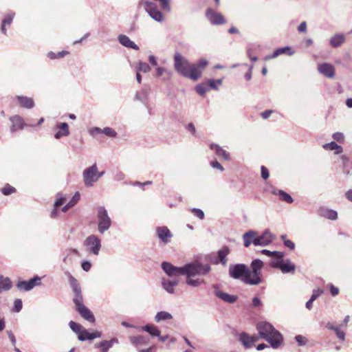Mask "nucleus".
Wrapping results in <instances>:
<instances>
[{
  "mask_svg": "<svg viewBox=\"0 0 352 352\" xmlns=\"http://www.w3.org/2000/svg\"><path fill=\"white\" fill-rule=\"evenodd\" d=\"M162 267L166 274L169 276H177L179 275L186 276V283L189 285L197 287L204 283L200 278H194L196 276L206 275L210 270L209 265H204L198 263L186 264L183 267H177L170 263L164 262Z\"/></svg>",
  "mask_w": 352,
  "mask_h": 352,
  "instance_id": "nucleus-1",
  "label": "nucleus"
},
{
  "mask_svg": "<svg viewBox=\"0 0 352 352\" xmlns=\"http://www.w3.org/2000/svg\"><path fill=\"white\" fill-rule=\"evenodd\" d=\"M263 267V261L255 259L251 263V270L245 264L230 265L229 274L233 278L241 279L245 284L256 285L262 283L261 270Z\"/></svg>",
  "mask_w": 352,
  "mask_h": 352,
  "instance_id": "nucleus-2",
  "label": "nucleus"
},
{
  "mask_svg": "<svg viewBox=\"0 0 352 352\" xmlns=\"http://www.w3.org/2000/svg\"><path fill=\"white\" fill-rule=\"evenodd\" d=\"M208 65L205 59H200L197 63H190L182 55L176 52L174 55L175 69L182 76L196 81L202 76L203 70Z\"/></svg>",
  "mask_w": 352,
  "mask_h": 352,
  "instance_id": "nucleus-3",
  "label": "nucleus"
},
{
  "mask_svg": "<svg viewBox=\"0 0 352 352\" xmlns=\"http://www.w3.org/2000/svg\"><path fill=\"white\" fill-rule=\"evenodd\" d=\"M68 279L74 292L73 302L75 304L76 310L85 320L94 323L95 322L94 316L93 313L83 304L81 287L78 280L71 274H69Z\"/></svg>",
  "mask_w": 352,
  "mask_h": 352,
  "instance_id": "nucleus-4",
  "label": "nucleus"
},
{
  "mask_svg": "<svg viewBox=\"0 0 352 352\" xmlns=\"http://www.w3.org/2000/svg\"><path fill=\"white\" fill-rule=\"evenodd\" d=\"M256 328L260 338L268 342L274 349H276L282 344V335L270 323L259 322L256 324Z\"/></svg>",
  "mask_w": 352,
  "mask_h": 352,
  "instance_id": "nucleus-5",
  "label": "nucleus"
},
{
  "mask_svg": "<svg viewBox=\"0 0 352 352\" xmlns=\"http://www.w3.org/2000/svg\"><path fill=\"white\" fill-rule=\"evenodd\" d=\"M96 217L98 222V231L100 233H103L110 228L111 225V218L109 217L107 210L104 206L96 208Z\"/></svg>",
  "mask_w": 352,
  "mask_h": 352,
  "instance_id": "nucleus-6",
  "label": "nucleus"
},
{
  "mask_svg": "<svg viewBox=\"0 0 352 352\" xmlns=\"http://www.w3.org/2000/svg\"><path fill=\"white\" fill-rule=\"evenodd\" d=\"M103 174L98 173L96 164L86 168L83 172L84 182L87 186H91Z\"/></svg>",
  "mask_w": 352,
  "mask_h": 352,
  "instance_id": "nucleus-7",
  "label": "nucleus"
},
{
  "mask_svg": "<svg viewBox=\"0 0 352 352\" xmlns=\"http://www.w3.org/2000/svg\"><path fill=\"white\" fill-rule=\"evenodd\" d=\"M145 10L148 13L150 16L154 20L161 22L164 20V15L161 12L157 6L152 2H145Z\"/></svg>",
  "mask_w": 352,
  "mask_h": 352,
  "instance_id": "nucleus-8",
  "label": "nucleus"
},
{
  "mask_svg": "<svg viewBox=\"0 0 352 352\" xmlns=\"http://www.w3.org/2000/svg\"><path fill=\"white\" fill-rule=\"evenodd\" d=\"M85 245L89 248L90 251L95 255H98L101 247L100 239L96 235L89 236L85 241Z\"/></svg>",
  "mask_w": 352,
  "mask_h": 352,
  "instance_id": "nucleus-9",
  "label": "nucleus"
},
{
  "mask_svg": "<svg viewBox=\"0 0 352 352\" xmlns=\"http://www.w3.org/2000/svg\"><path fill=\"white\" fill-rule=\"evenodd\" d=\"M206 16L213 25H222L226 23V20L221 13L215 12L210 8L206 10Z\"/></svg>",
  "mask_w": 352,
  "mask_h": 352,
  "instance_id": "nucleus-10",
  "label": "nucleus"
},
{
  "mask_svg": "<svg viewBox=\"0 0 352 352\" xmlns=\"http://www.w3.org/2000/svg\"><path fill=\"white\" fill-rule=\"evenodd\" d=\"M41 283V278L38 276H35L34 278H31L28 281H19L16 284V287L19 290L29 291L32 289L34 287L39 285Z\"/></svg>",
  "mask_w": 352,
  "mask_h": 352,
  "instance_id": "nucleus-11",
  "label": "nucleus"
},
{
  "mask_svg": "<svg viewBox=\"0 0 352 352\" xmlns=\"http://www.w3.org/2000/svg\"><path fill=\"white\" fill-rule=\"evenodd\" d=\"M156 233L158 238L164 244L170 242L173 236V234L166 226H158L156 228Z\"/></svg>",
  "mask_w": 352,
  "mask_h": 352,
  "instance_id": "nucleus-12",
  "label": "nucleus"
},
{
  "mask_svg": "<svg viewBox=\"0 0 352 352\" xmlns=\"http://www.w3.org/2000/svg\"><path fill=\"white\" fill-rule=\"evenodd\" d=\"M271 265L273 267L279 268L283 273H289L295 270V265L289 261H287L285 263L283 261H278L272 263Z\"/></svg>",
  "mask_w": 352,
  "mask_h": 352,
  "instance_id": "nucleus-13",
  "label": "nucleus"
},
{
  "mask_svg": "<svg viewBox=\"0 0 352 352\" xmlns=\"http://www.w3.org/2000/svg\"><path fill=\"white\" fill-rule=\"evenodd\" d=\"M273 240V236L269 231H265L260 236H256L253 241V244L255 245H267L270 244Z\"/></svg>",
  "mask_w": 352,
  "mask_h": 352,
  "instance_id": "nucleus-14",
  "label": "nucleus"
},
{
  "mask_svg": "<svg viewBox=\"0 0 352 352\" xmlns=\"http://www.w3.org/2000/svg\"><path fill=\"white\" fill-rule=\"evenodd\" d=\"M318 70L327 78H333L335 76V67L329 63H322L318 66Z\"/></svg>",
  "mask_w": 352,
  "mask_h": 352,
  "instance_id": "nucleus-15",
  "label": "nucleus"
},
{
  "mask_svg": "<svg viewBox=\"0 0 352 352\" xmlns=\"http://www.w3.org/2000/svg\"><path fill=\"white\" fill-rule=\"evenodd\" d=\"M10 122H12V125L10 126L12 132H15L18 130L22 129L25 126L23 118L19 116H14L10 118Z\"/></svg>",
  "mask_w": 352,
  "mask_h": 352,
  "instance_id": "nucleus-16",
  "label": "nucleus"
},
{
  "mask_svg": "<svg viewBox=\"0 0 352 352\" xmlns=\"http://www.w3.org/2000/svg\"><path fill=\"white\" fill-rule=\"evenodd\" d=\"M16 100L19 104L25 109H32L34 107L33 98L27 96H18Z\"/></svg>",
  "mask_w": 352,
  "mask_h": 352,
  "instance_id": "nucleus-17",
  "label": "nucleus"
},
{
  "mask_svg": "<svg viewBox=\"0 0 352 352\" xmlns=\"http://www.w3.org/2000/svg\"><path fill=\"white\" fill-rule=\"evenodd\" d=\"M100 332L96 331L94 333H89L87 329L84 328L80 333H79L78 336V338L80 340L84 341L86 340H93L96 338H100Z\"/></svg>",
  "mask_w": 352,
  "mask_h": 352,
  "instance_id": "nucleus-18",
  "label": "nucleus"
},
{
  "mask_svg": "<svg viewBox=\"0 0 352 352\" xmlns=\"http://www.w3.org/2000/svg\"><path fill=\"white\" fill-rule=\"evenodd\" d=\"M179 280L177 278L173 280L164 278L162 282L163 288L170 294L174 293V287L178 285Z\"/></svg>",
  "mask_w": 352,
  "mask_h": 352,
  "instance_id": "nucleus-19",
  "label": "nucleus"
},
{
  "mask_svg": "<svg viewBox=\"0 0 352 352\" xmlns=\"http://www.w3.org/2000/svg\"><path fill=\"white\" fill-rule=\"evenodd\" d=\"M211 150L214 151L216 155L219 157H222L225 160H230V154L221 146L217 144H212L210 145Z\"/></svg>",
  "mask_w": 352,
  "mask_h": 352,
  "instance_id": "nucleus-20",
  "label": "nucleus"
},
{
  "mask_svg": "<svg viewBox=\"0 0 352 352\" xmlns=\"http://www.w3.org/2000/svg\"><path fill=\"white\" fill-rule=\"evenodd\" d=\"M119 42L124 46L135 50H139V47L126 35H120Z\"/></svg>",
  "mask_w": 352,
  "mask_h": 352,
  "instance_id": "nucleus-21",
  "label": "nucleus"
},
{
  "mask_svg": "<svg viewBox=\"0 0 352 352\" xmlns=\"http://www.w3.org/2000/svg\"><path fill=\"white\" fill-rule=\"evenodd\" d=\"M239 340L245 349H250L253 346L252 336L245 332H243L239 335Z\"/></svg>",
  "mask_w": 352,
  "mask_h": 352,
  "instance_id": "nucleus-22",
  "label": "nucleus"
},
{
  "mask_svg": "<svg viewBox=\"0 0 352 352\" xmlns=\"http://www.w3.org/2000/svg\"><path fill=\"white\" fill-rule=\"evenodd\" d=\"M56 126L59 129L54 135L56 139H59L63 136H67L69 134V126L66 122L59 123Z\"/></svg>",
  "mask_w": 352,
  "mask_h": 352,
  "instance_id": "nucleus-23",
  "label": "nucleus"
},
{
  "mask_svg": "<svg viewBox=\"0 0 352 352\" xmlns=\"http://www.w3.org/2000/svg\"><path fill=\"white\" fill-rule=\"evenodd\" d=\"M230 253V249L227 246L223 247V248L218 251V261H216V263H221L223 265H225L227 263L226 256Z\"/></svg>",
  "mask_w": 352,
  "mask_h": 352,
  "instance_id": "nucleus-24",
  "label": "nucleus"
},
{
  "mask_svg": "<svg viewBox=\"0 0 352 352\" xmlns=\"http://www.w3.org/2000/svg\"><path fill=\"white\" fill-rule=\"evenodd\" d=\"M244 241V246L248 248L251 243H253L254 239H256V232L254 231H249L243 236Z\"/></svg>",
  "mask_w": 352,
  "mask_h": 352,
  "instance_id": "nucleus-25",
  "label": "nucleus"
},
{
  "mask_svg": "<svg viewBox=\"0 0 352 352\" xmlns=\"http://www.w3.org/2000/svg\"><path fill=\"white\" fill-rule=\"evenodd\" d=\"M273 194L276 195L278 196L279 199L288 204H292L294 200L290 195L285 192L282 190H278L277 191H273Z\"/></svg>",
  "mask_w": 352,
  "mask_h": 352,
  "instance_id": "nucleus-26",
  "label": "nucleus"
},
{
  "mask_svg": "<svg viewBox=\"0 0 352 352\" xmlns=\"http://www.w3.org/2000/svg\"><path fill=\"white\" fill-rule=\"evenodd\" d=\"M345 41V37L343 34H336L331 37L330 40V45L333 47H338L340 46Z\"/></svg>",
  "mask_w": 352,
  "mask_h": 352,
  "instance_id": "nucleus-27",
  "label": "nucleus"
},
{
  "mask_svg": "<svg viewBox=\"0 0 352 352\" xmlns=\"http://www.w3.org/2000/svg\"><path fill=\"white\" fill-rule=\"evenodd\" d=\"M217 296L223 300V301L230 303H233L236 302V300H237V297L236 296L230 295L223 292H217Z\"/></svg>",
  "mask_w": 352,
  "mask_h": 352,
  "instance_id": "nucleus-28",
  "label": "nucleus"
},
{
  "mask_svg": "<svg viewBox=\"0 0 352 352\" xmlns=\"http://www.w3.org/2000/svg\"><path fill=\"white\" fill-rule=\"evenodd\" d=\"M148 338L143 336H131L130 337V341L132 344L138 346L141 344H145L148 343Z\"/></svg>",
  "mask_w": 352,
  "mask_h": 352,
  "instance_id": "nucleus-29",
  "label": "nucleus"
},
{
  "mask_svg": "<svg viewBox=\"0 0 352 352\" xmlns=\"http://www.w3.org/2000/svg\"><path fill=\"white\" fill-rule=\"evenodd\" d=\"M65 201H66V199L65 197L60 196V194L57 195V198H56V200L54 205V209L52 212V214H51L52 217H56V212H57V208L58 207L61 206L65 202Z\"/></svg>",
  "mask_w": 352,
  "mask_h": 352,
  "instance_id": "nucleus-30",
  "label": "nucleus"
},
{
  "mask_svg": "<svg viewBox=\"0 0 352 352\" xmlns=\"http://www.w3.org/2000/svg\"><path fill=\"white\" fill-rule=\"evenodd\" d=\"M321 215L331 220H336L338 218L337 212L331 209L322 210Z\"/></svg>",
  "mask_w": 352,
  "mask_h": 352,
  "instance_id": "nucleus-31",
  "label": "nucleus"
},
{
  "mask_svg": "<svg viewBox=\"0 0 352 352\" xmlns=\"http://www.w3.org/2000/svg\"><path fill=\"white\" fill-rule=\"evenodd\" d=\"M323 147L326 150L335 151L336 154H339L342 152V148L338 144H337L335 142H331L330 143L326 144L324 145Z\"/></svg>",
  "mask_w": 352,
  "mask_h": 352,
  "instance_id": "nucleus-32",
  "label": "nucleus"
},
{
  "mask_svg": "<svg viewBox=\"0 0 352 352\" xmlns=\"http://www.w3.org/2000/svg\"><path fill=\"white\" fill-rule=\"evenodd\" d=\"M113 340H105L96 344V347L100 348L101 352H107L113 345Z\"/></svg>",
  "mask_w": 352,
  "mask_h": 352,
  "instance_id": "nucleus-33",
  "label": "nucleus"
},
{
  "mask_svg": "<svg viewBox=\"0 0 352 352\" xmlns=\"http://www.w3.org/2000/svg\"><path fill=\"white\" fill-rule=\"evenodd\" d=\"M291 49L289 47L278 48V49L276 50L272 55L266 56L263 60L266 61L271 58H274L277 57L278 56L283 54L285 53L287 51H289Z\"/></svg>",
  "mask_w": 352,
  "mask_h": 352,
  "instance_id": "nucleus-34",
  "label": "nucleus"
},
{
  "mask_svg": "<svg viewBox=\"0 0 352 352\" xmlns=\"http://www.w3.org/2000/svg\"><path fill=\"white\" fill-rule=\"evenodd\" d=\"M143 329L152 336H160V331L153 324H147L143 327Z\"/></svg>",
  "mask_w": 352,
  "mask_h": 352,
  "instance_id": "nucleus-35",
  "label": "nucleus"
},
{
  "mask_svg": "<svg viewBox=\"0 0 352 352\" xmlns=\"http://www.w3.org/2000/svg\"><path fill=\"white\" fill-rule=\"evenodd\" d=\"M69 54V52L66 50H63L61 52H59L58 53H54L53 52H50L47 53V57L52 60L56 59V58H62L65 57V56Z\"/></svg>",
  "mask_w": 352,
  "mask_h": 352,
  "instance_id": "nucleus-36",
  "label": "nucleus"
},
{
  "mask_svg": "<svg viewBox=\"0 0 352 352\" xmlns=\"http://www.w3.org/2000/svg\"><path fill=\"white\" fill-rule=\"evenodd\" d=\"M94 131L98 133L102 132L107 136L111 138L116 137V135H117V133L115 131V130L110 127H105L102 131L100 128L96 127L94 129Z\"/></svg>",
  "mask_w": 352,
  "mask_h": 352,
  "instance_id": "nucleus-37",
  "label": "nucleus"
},
{
  "mask_svg": "<svg viewBox=\"0 0 352 352\" xmlns=\"http://www.w3.org/2000/svg\"><path fill=\"white\" fill-rule=\"evenodd\" d=\"M172 318V316L166 311H160L155 316V320L160 322L161 320H170Z\"/></svg>",
  "mask_w": 352,
  "mask_h": 352,
  "instance_id": "nucleus-38",
  "label": "nucleus"
},
{
  "mask_svg": "<svg viewBox=\"0 0 352 352\" xmlns=\"http://www.w3.org/2000/svg\"><path fill=\"white\" fill-rule=\"evenodd\" d=\"M14 18V14H8L6 18L3 20L2 25H1V31L3 34L6 33V26L7 25H10Z\"/></svg>",
  "mask_w": 352,
  "mask_h": 352,
  "instance_id": "nucleus-39",
  "label": "nucleus"
},
{
  "mask_svg": "<svg viewBox=\"0 0 352 352\" xmlns=\"http://www.w3.org/2000/svg\"><path fill=\"white\" fill-rule=\"evenodd\" d=\"M1 279L0 286L1 289L6 291L9 290L12 287V282L10 279L8 278H3L2 277H1Z\"/></svg>",
  "mask_w": 352,
  "mask_h": 352,
  "instance_id": "nucleus-40",
  "label": "nucleus"
},
{
  "mask_svg": "<svg viewBox=\"0 0 352 352\" xmlns=\"http://www.w3.org/2000/svg\"><path fill=\"white\" fill-rule=\"evenodd\" d=\"M196 91L201 96H204L207 91H209V87L206 83L199 84L195 87Z\"/></svg>",
  "mask_w": 352,
  "mask_h": 352,
  "instance_id": "nucleus-41",
  "label": "nucleus"
},
{
  "mask_svg": "<svg viewBox=\"0 0 352 352\" xmlns=\"http://www.w3.org/2000/svg\"><path fill=\"white\" fill-rule=\"evenodd\" d=\"M69 324V327L72 329V331L76 333L78 336L84 329V327L81 324L74 321H70Z\"/></svg>",
  "mask_w": 352,
  "mask_h": 352,
  "instance_id": "nucleus-42",
  "label": "nucleus"
},
{
  "mask_svg": "<svg viewBox=\"0 0 352 352\" xmlns=\"http://www.w3.org/2000/svg\"><path fill=\"white\" fill-rule=\"evenodd\" d=\"M165 75L166 79H169L171 76V74L168 72L166 69L163 67H157L156 69V76L160 77Z\"/></svg>",
  "mask_w": 352,
  "mask_h": 352,
  "instance_id": "nucleus-43",
  "label": "nucleus"
},
{
  "mask_svg": "<svg viewBox=\"0 0 352 352\" xmlns=\"http://www.w3.org/2000/svg\"><path fill=\"white\" fill-rule=\"evenodd\" d=\"M15 192H16V188H14L13 186H10V184L5 185L1 189V192L4 195H9Z\"/></svg>",
  "mask_w": 352,
  "mask_h": 352,
  "instance_id": "nucleus-44",
  "label": "nucleus"
},
{
  "mask_svg": "<svg viewBox=\"0 0 352 352\" xmlns=\"http://www.w3.org/2000/svg\"><path fill=\"white\" fill-rule=\"evenodd\" d=\"M221 82H222L221 79H219L217 80L210 79V80H208L206 83L208 85V87H209V90H210V89H217V84L221 85Z\"/></svg>",
  "mask_w": 352,
  "mask_h": 352,
  "instance_id": "nucleus-45",
  "label": "nucleus"
},
{
  "mask_svg": "<svg viewBox=\"0 0 352 352\" xmlns=\"http://www.w3.org/2000/svg\"><path fill=\"white\" fill-rule=\"evenodd\" d=\"M150 71V67L146 63L140 61L138 67V72L146 73Z\"/></svg>",
  "mask_w": 352,
  "mask_h": 352,
  "instance_id": "nucleus-46",
  "label": "nucleus"
},
{
  "mask_svg": "<svg viewBox=\"0 0 352 352\" xmlns=\"http://www.w3.org/2000/svg\"><path fill=\"white\" fill-rule=\"evenodd\" d=\"M283 240L284 245L287 247L289 250H292L295 248V244L291 240L287 239L285 235L281 236Z\"/></svg>",
  "mask_w": 352,
  "mask_h": 352,
  "instance_id": "nucleus-47",
  "label": "nucleus"
},
{
  "mask_svg": "<svg viewBox=\"0 0 352 352\" xmlns=\"http://www.w3.org/2000/svg\"><path fill=\"white\" fill-rule=\"evenodd\" d=\"M80 193L78 192H76L67 204L72 208L78 203V201L80 199Z\"/></svg>",
  "mask_w": 352,
  "mask_h": 352,
  "instance_id": "nucleus-48",
  "label": "nucleus"
},
{
  "mask_svg": "<svg viewBox=\"0 0 352 352\" xmlns=\"http://www.w3.org/2000/svg\"><path fill=\"white\" fill-rule=\"evenodd\" d=\"M80 193L78 192H76L67 204L72 208L78 203V201L80 199Z\"/></svg>",
  "mask_w": 352,
  "mask_h": 352,
  "instance_id": "nucleus-49",
  "label": "nucleus"
},
{
  "mask_svg": "<svg viewBox=\"0 0 352 352\" xmlns=\"http://www.w3.org/2000/svg\"><path fill=\"white\" fill-rule=\"evenodd\" d=\"M333 138L340 143H343L344 141V136L342 133L336 132L333 135Z\"/></svg>",
  "mask_w": 352,
  "mask_h": 352,
  "instance_id": "nucleus-50",
  "label": "nucleus"
},
{
  "mask_svg": "<svg viewBox=\"0 0 352 352\" xmlns=\"http://www.w3.org/2000/svg\"><path fill=\"white\" fill-rule=\"evenodd\" d=\"M261 177L263 179H267L270 177L269 170L265 166H262L261 168Z\"/></svg>",
  "mask_w": 352,
  "mask_h": 352,
  "instance_id": "nucleus-51",
  "label": "nucleus"
},
{
  "mask_svg": "<svg viewBox=\"0 0 352 352\" xmlns=\"http://www.w3.org/2000/svg\"><path fill=\"white\" fill-rule=\"evenodd\" d=\"M192 212L196 217H197L200 219H203L204 218V213L201 210L197 209V208H193L192 210Z\"/></svg>",
  "mask_w": 352,
  "mask_h": 352,
  "instance_id": "nucleus-52",
  "label": "nucleus"
},
{
  "mask_svg": "<svg viewBox=\"0 0 352 352\" xmlns=\"http://www.w3.org/2000/svg\"><path fill=\"white\" fill-rule=\"evenodd\" d=\"M323 293V290L320 289H316L313 291V294L311 295L312 300H315L318 297H319Z\"/></svg>",
  "mask_w": 352,
  "mask_h": 352,
  "instance_id": "nucleus-53",
  "label": "nucleus"
},
{
  "mask_svg": "<svg viewBox=\"0 0 352 352\" xmlns=\"http://www.w3.org/2000/svg\"><path fill=\"white\" fill-rule=\"evenodd\" d=\"M295 339L300 346L304 345L306 343L305 338L301 335L296 336Z\"/></svg>",
  "mask_w": 352,
  "mask_h": 352,
  "instance_id": "nucleus-54",
  "label": "nucleus"
},
{
  "mask_svg": "<svg viewBox=\"0 0 352 352\" xmlns=\"http://www.w3.org/2000/svg\"><path fill=\"white\" fill-rule=\"evenodd\" d=\"M22 309V301L21 299H16L14 300V309L19 312Z\"/></svg>",
  "mask_w": 352,
  "mask_h": 352,
  "instance_id": "nucleus-55",
  "label": "nucleus"
},
{
  "mask_svg": "<svg viewBox=\"0 0 352 352\" xmlns=\"http://www.w3.org/2000/svg\"><path fill=\"white\" fill-rule=\"evenodd\" d=\"M336 336L337 337L341 340H344V338H345V333L343 331L340 330V328L339 327L338 329H336Z\"/></svg>",
  "mask_w": 352,
  "mask_h": 352,
  "instance_id": "nucleus-56",
  "label": "nucleus"
},
{
  "mask_svg": "<svg viewBox=\"0 0 352 352\" xmlns=\"http://www.w3.org/2000/svg\"><path fill=\"white\" fill-rule=\"evenodd\" d=\"M330 292L333 296H336L339 294V289L333 285H329Z\"/></svg>",
  "mask_w": 352,
  "mask_h": 352,
  "instance_id": "nucleus-57",
  "label": "nucleus"
},
{
  "mask_svg": "<svg viewBox=\"0 0 352 352\" xmlns=\"http://www.w3.org/2000/svg\"><path fill=\"white\" fill-rule=\"evenodd\" d=\"M298 30L300 32H307V23L305 21H302L300 25L298 27Z\"/></svg>",
  "mask_w": 352,
  "mask_h": 352,
  "instance_id": "nucleus-58",
  "label": "nucleus"
},
{
  "mask_svg": "<svg viewBox=\"0 0 352 352\" xmlns=\"http://www.w3.org/2000/svg\"><path fill=\"white\" fill-rule=\"evenodd\" d=\"M91 267V264L89 261H84L82 263V268L86 272L89 271Z\"/></svg>",
  "mask_w": 352,
  "mask_h": 352,
  "instance_id": "nucleus-59",
  "label": "nucleus"
},
{
  "mask_svg": "<svg viewBox=\"0 0 352 352\" xmlns=\"http://www.w3.org/2000/svg\"><path fill=\"white\" fill-rule=\"evenodd\" d=\"M211 166L213 168H217L220 170L221 171L223 170V167L217 161H214L211 162Z\"/></svg>",
  "mask_w": 352,
  "mask_h": 352,
  "instance_id": "nucleus-60",
  "label": "nucleus"
},
{
  "mask_svg": "<svg viewBox=\"0 0 352 352\" xmlns=\"http://www.w3.org/2000/svg\"><path fill=\"white\" fill-rule=\"evenodd\" d=\"M272 112L273 111L272 110H265L261 113V117L263 119H267L271 116Z\"/></svg>",
  "mask_w": 352,
  "mask_h": 352,
  "instance_id": "nucleus-61",
  "label": "nucleus"
},
{
  "mask_svg": "<svg viewBox=\"0 0 352 352\" xmlns=\"http://www.w3.org/2000/svg\"><path fill=\"white\" fill-rule=\"evenodd\" d=\"M252 305L254 307H258L261 305V302L258 297H254L252 299Z\"/></svg>",
  "mask_w": 352,
  "mask_h": 352,
  "instance_id": "nucleus-62",
  "label": "nucleus"
},
{
  "mask_svg": "<svg viewBox=\"0 0 352 352\" xmlns=\"http://www.w3.org/2000/svg\"><path fill=\"white\" fill-rule=\"evenodd\" d=\"M272 256H274L276 258L280 259L284 256V253L282 252L274 251Z\"/></svg>",
  "mask_w": 352,
  "mask_h": 352,
  "instance_id": "nucleus-63",
  "label": "nucleus"
},
{
  "mask_svg": "<svg viewBox=\"0 0 352 352\" xmlns=\"http://www.w3.org/2000/svg\"><path fill=\"white\" fill-rule=\"evenodd\" d=\"M148 60L152 65H154V66L157 65V60H156V58L153 55L149 56Z\"/></svg>",
  "mask_w": 352,
  "mask_h": 352,
  "instance_id": "nucleus-64",
  "label": "nucleus"
}]
</instances>
